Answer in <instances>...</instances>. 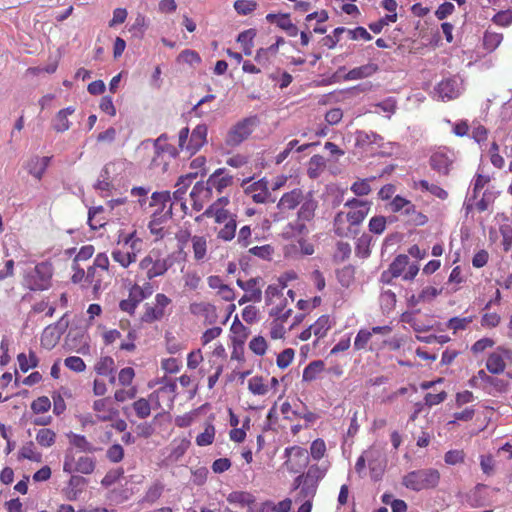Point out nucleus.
<instances>
[{
  "instance_id": "nucleus-53",
  "label": "nucleus",
  "mask_w": 512,
  "mask_h": 512,
  "mask_svg": "<svg viewBox=\"0 0 512 512\" xmlns=\"http://www.w3.org/2000/svg\"><path fill=\"white\" fill-rule=\"evenodd\" d=\"M178 61L187 63L189 65L201 63L200 55L191 49H185L178 55Z\"/></svg>"
},
{
  "instance_id": "nucleus-10",
  "label": "nucleus",
  "mask_w": 512,
  "mask_h": 512,
  "mask_svg": "<svg viewBox=\"0 0 512 512\" xmlns=\"http://www.w3.org/2000/svg\"><path fill=\"white\" fill-rule=\"evenodd\" d=\"M208 128L205 124L197 125L190 136L189 142L186 146L187 151L191 154H195L203 145L206 143Z\"/></svg>"
},
{
  "instance_id": "nucleus-51",
  "label": "nucleus",
  "mask_w": 512,
  "mask_h": 512,
  "mask_svg": "<svg viewBox=\"0 0 512 512\" xmlns=\"http://www.w3.org/2000/svg\"><path fill=\"white\" fill-rule=\"evenodd\" d=\"M369 210H370V205L350 211L347 214V220L350 222L351 225H359L365 219Z\"/></svg>"
},
{
  "instance_id": "nucleus-38",
  "label": "nucleus",
  "mask_w": 512,
  "mask_h": 512,
  "mask_svg": "<svg viewBox=\"0 0 512 512\" xmlns=\"http://www.w3.org/2000/svg\"><path fill=\"white\" fill-rule=\"evenodd\" d=\"M164 316V311L159 307H151L148 303L145 304V312L141 317V321L145 323H152L160 320Z\"/></svg>"
},
{
  "instance_id": "nucleus-5",
  "label": "nucleus",
  "mask_w": 512,
  "mask_h": 512,
  "mask_svg": "<svg viewBox=\"0 0 512 512\" xmlns=\"http://www.w3.org/2000/svg\"><path fill=\"white\" fill-rule=\"evenodd\" d=\"M284 457L286 458L284 465L293 473L299 472L309 462L308 451L300 446L286 447Z\"/></svg>"
},
{
  "instance_id": "nucleus-55",
  "label": "nucleus",
  "mask_w": 512,
  "mask_h": 512,
  "mask_svg": "<svg viewBox=\"0 0 512 512\" xmlns=\"http://www.w3.org/2000/svg\"><path fill=\"white\" fill-rule=\"evenodd\" d=\"M195 259L201 260L206 255V240L200 236L192 238Z\"/></svg>"
},
{
  "instance_id": "nucleus-48",
  "label": "nucleus",
  "mask_w": 512,
  "mask_h": 512,
  "mask_svg": "<svg viewBox=\"0 0 512 512\" xmlns=\"http://www.w3.org/2000/svg\"><path fill=\"white\" fill-rule=\"evenodd\" d=\"M257 8V3L253 0H236L234 9L240 15H249Z\"/></svg>"
},
{
  "instance_id": "nucleus-24",
  "label": "nucleus",
  "mask_w": 512,
  "mask_h": 512,
  "mask_svg": "<svg viewBox=\"0 0 512 512\" xmlns=\"http://www.w3.org/2000/svg\"><path fill=\"white\" fill-rule=\"evenodd\" d=\"M67 437L69 438L70 444L78 448L81 452L93 453L96 451V448L88 442L83 435L69 432Z\"/></svg>"
},
{
  "instance_id": "nucleus-29",
  "label": "nucleus",
  "mask_w": 512,
  "mask_h": 512,
  "mask_svg": "<svg viewBox=\"0 0 512 512\" xmlns=\"http://www.w3.org/2000/svg\"><path fill=\"white\" fill-rule=\"evenodd\" d=\"M325 474V469H322L317 464H313L308 468L307 472L304 473L305 481L318 488L319 482L324 478Z\"/></svg>"
},
{
  "instance_id": "nucleus-45",
  "label": "nucleus",
  "mask_w": 512,
  "mask_h": 512,
  "mask_svg": "<svg viewBox=\"0 0 512 512\" xmlns=\"http://www.w3.org/2000/svg\"><path fill=\"white\" fill-rule=\"evenodd\" d=\"M236 228L237 222L234 216L231 217L225 226L219 231L218 237L224 241H231L235 237Z\"/></svg>"
},
{
  "instance_id": "nucleus-49",
  "label": "nucleus",
  "mask_w": 512,
  "mask_h": 512,
  "mask_svg": "<svg viewBox=\"0 0 512 512\" xmlns=\"http://www.w3.org/2000/svg\"><path fill=\"white\" fill-rule=\"evenodd\" d=\"M19 458L28 459L34 462H40L41 454L34 452V443L30 441L21 448L19 452Z\"/></svg>"
},
{
  "instance_id": "nucleus-33",
  "label": "nucleus",
  "mask_w": 512,
  "mask_h": 512,
  "mask_svg": "<svg viewBox=\"0 0 512 512\" xmlns=\"http://www.w3.org/2000/svg\"><path fill=\"white\" fill-rule=\"evenodd\" d=\"M409 263V258L405 254L398 255L390 264L389 266V272L391 274V277L397 278L399 277L406 266Z\"/></svg>"
},
{
  "instance_id": "nucleus-43",
  "label": "nucleus",
  "mask_w": 512,
  "mask_h": 512,
  "mask_svg": "<svg viewBox=\"0 0 512 512\" xmlns=\"http://www.w3.org/2000/svg\"><path fill=\"white\" fill-rule=\"evenodd\" d=\"M56 434L48 428H42L36 435V441L43 447H50L55 442Z\"/></svg>"
},
{
  "instance_id": "nucleus-14",
  "label": "nucleus",
  "mask_w": 512,
  "mask_h": 512,
  "mask_svg": "<svg viewBox=\"0 0 512 512\" xmlns=\"http://www.w3.org/2000/svg\"><path fill=\"white\" fill-rule=\"evenodd\" d=\"M451 163L452 161L443 152H436L430 157V166L432 169L444 175L448 174Z\"/></svg>"
},
{
  "instance_id": "nucleus-31",
  "label": "nucleus",
  "mask_w": 512,
  "mask_h": 512,
  "mask_svg": "<svg viewBox=\"0 0 512 512\" xmlns=\"http://www.w3.org/2000/svg\"><path fill=\"white\" fill-rule=\"evenodd\" d=\"M502 39L501 33L486 30L483 36V46L487 51L492 52L500 45Z\"/></svg>"
},
{
  "instance_id": "nucleus-1",
  "label": "nucleus",
  "mask_w": 512,
  "mask_h": 512,
  "mask_svg": "<svg viewBox=\"0 0 512 512\" xmlns=\"http://www.w3.org/2000/svg\"><path fill=\"white\" fill-rule=\"evenodd\" d=\"M440 481V473L434 468H425L414 470L407 473L402 480V484L415 492L429 490L437 487Z\"/></svg>"
},
{
  "instance_id": "nucleus-54",
  "label": "nucleus",
  "mask_w": 512,
  "mask_h": 512,
  "mask_svg": "<svg viewBox=\"0 0 512 512\" xmlns=\"http://www.w3.org/2000/svg\"><path fill=\"white\" fill-rule=\"evenodd\" d=\"M114 261L118 262L122 267H128L132 262L136 260L135 254L129 252L125 253L120 250L112 252Z\"/></svg>"
},
{
  "instance_id": "nucleus-8",
  "label": "nucleus",
  "mask_w": 512,
  "mask_h": 512,
  "mask_svg": "<svg viewBox=\"0 0 512 512\" xmlns=\"http://www.w3.org/2000/svg\"><path fill=\"white\" fill-rule=\"evenodd\" d=\"M366 457L371 473V479L375 482L379 481L383 476L386 461L381 458L378 451L372 449L366 451Z\"/></svg>"
},
{
  "instance_id": "nucleus-59",
  "label": "nucleus",
  "mask_w": 512,
  "mask_h": 512,
  "mask_svg": "<svg viewBox=\"0 0 512 512\" xmlns=\"http://www.w3.org/2000/svg\"><path fill=\"white\" fill-rule=\"evenodd\" d=\"M51 408V402L48 397H38L31 403V409L35 414L45 413Z\"/></svg>"
},
{
  "instance_id": "nucleus-34",
  "label": "nucleus",
  "mask_w": 512,
  "mask_h": 512,
  "mask_svg": "<svg viewBox=\"0 0 512 512\" xmlns=\"http://www.w3.org/2000/svg\"><path fill=\"white\" fill-rule=\"evenodd\" d=\"M372 237L369 234H363L357 239L355 252L356 255L361 258H367L370 256V244Z\"/></svg>"
},
{
  "instance_id": "nucleus-44",
  "label": "nucleus",
  "mask_w": 512,
  "mask_h": 512,
  "mask_svg": "<svg viewBox=\"0 0 512 512\" xmlns=\"http://www.w3.org/2000/svg\"><path fill=\"white\" fill-rule=\"evenodd\" d=\"M215 437V427L212 424H208L204 432L200 433L196 437V444L198 446H208L213 443Z\"/></svg>"
},
{
  "instance_id": "nucleus-13",
  "label": "nucleus",
  "mask_w": 512,
  "mask_h": 512,
  "mask_svg": "<svg viewBox=\"0 0 512 512\" xmlns=\"http://www.w3.org/2000/svg\"><path fill=\"white\" fill-rule=\"evenodd\" d=\"M303 200V193L301 189H293L290 192H287L282 195L278 202V208L279 209H288L292 210L296 208L301 201Z\"/></svg>"
},
{
  "instance_id": "nucleus-18",
  "label": "nucleus",
  "mask_w": 512,
  "mask_h": 512,
  "mask_svg": "<svg viewBox=\"0 0 512 512\" xmlns=\"http://www.w3.org/2000/svg\"><path fill=\"white\" fill-rule=\"evenodd\" d=\"M403 215L407 216L408 225L423 226L428 222V217L417 211L415 205L412 202L403 212Z\"/></svg>"
},
{
  "instance_id": "nucleus-50",
  "label": "nucleus",
  "mask_w": 512,
  "mask_h": 512,
  "mask_svg": "<svg viewBox=\"0 0 512 512\" xmlns=\"http://www.w3.org/2000/svg\"><path fill=\"white\" fill-rule=\"evenodd\" d=\"M133 408H134V410L136 412V415L140 419L147 418L150 415V413H151L150 403L148 402V400H146L144 398H140L137 401H135L133 403Z\"/></svg>"
},
{
  "instance_id": "nucleus-28",
  "label": "nucleus",
  "mask_w": 512,
  "mask_h": 512,
  "mask_svg": "<svg viewBox=\"0 0 512 512\" xmlns=\"http://www.w3.org/2000/svg\"><path fill=\"white\" fill-rule=\"evenodd\" d=\"M163 208H158L153 214L152 219L148 224V228L153 235L163 237V228L160 227L161 224L166 222L167 220L163 217Z\"/></svg>"
},
{
  "instance_id": "nucleus-60",
  "label": "nucleus",
  "mask_w": 512,
  "mask_h": 512,
  "mask_svg": "<svg viewBox=\"0 0 512 512\" xmlns=\"http://www.w3.org/2000/svg\"><path fill=\"white\" fill-rule=\"evenodd\" d=\"M294 354H295V352H294V350L292 348L284 349L277 356V360H276L277 366L280 369L287 368L290 365V363L292 362V360L294 358Z\"/></svg>"
},
{
  "instance_id": "nucleus-42",
  "label": "nucleus",
  "mask_w": 512,
  "mask_h": 512,
  "mask_svg": "<svg viewBox=\"0 0 512 512\" xmlns=\"http://www.w3.org/2000/svg\"><path fill=\"white\" fill-rule=\"evenodd\" d=\"M195 197L203 199H210L212 197L208 181L206 183H204L203 181H199L194 185L192 191L190 192V198Z\"/></svg>"
},
{
  "instance_id": "nucleus-35",
  "label": "nucleus",
  "mask_w": 512,
  "mask_h": 512,
  "mask_svg": "<svg viewBox=\"0 0 512 512\" xmlns=\"http://www.w3.org/2000/svg\"><path fill=\"white\" fill-rule=\"evenodd\" d=\"M354 267L347 265L336 271V277L342 287L348 288L354 281Z\"/></svg>"
},
{
  "instance_id": "nucleus-22",
  "label": "nucleus",
  "mask_w": 512,
  "mask_h": 512,
  "mask_svg": "<svg viewBox=\"0 0 512 512\" xmlns=\"http://www.w3.org/2000/svg\"><path fill=\"white\" fill-rule=\"evenodd\" d=\"M256 36V30L253 28L247 29L245 31H242L237 36V42L240 43L243 47V53L246 56H249L252 54V48H253V39Z\"/></svg>"
},
{
  "instance_id": "nucleus-62",
  "label": "nucleus",
  "mask_w": 512,
  "mask_h": 512,
  "mask_svg": "<svg viewBox=\"0 0 512 512\" xmlns=\"http://www.w3.org/2000/svg\"><path fill=\"white\" fill-rule=\"evenodd\" d=\"M381 307L384 311H390L395 307L396 295L391 290H387L381 293L380 296Z\"/></svg>"
},
{
  "instance_id": "nucleus-17",
  "label": "nucleus",
  "mask_w": 512,
  "mask_h": 512,
  "mask_svg": "<svg viewBox=\"0 0 512 512\" xmlns=\"http://www.w3.org/2000/svg\"><path fill=\"white\" fill-rule=\"evenodd\" d=\"M87 480L79 475H71L68 487H67V497L69 500L77 499L78 495L82 493Z\"/></svg>"
},
{
  "instance_id": "nucleus-52",
  "label": "nucleus",
  "mask_w": 512,
  "mask_h": 512,
  "mask_svg": "<svg viewBox=\"0 0 512 512\" xmlns=\"http://www.w3.org/2000/svg\"><path fill=\"white\" fill-rule=\"evenodd\" d=\"M292 501L289 498H286L280 501L277 506L273 504L271 501H266L262 504L261 512H265L266 508H270L272 511L277 512H289L291 509Z\"/></svg>"
},
{
  "instance_id": "nucleus-21",
  "label": "nucleus",
  "mask_w": 512,
  "mask_h": 512,
  "mask_svg": "<svg viewBox=\"0 0 512 512\" xmlns=\"http://www.w3.org/2000/svg\"><path fill=\"white\" fill-rule=\"evenodd\" d=\"M326 166V161L321 155H313L308 163L307 175L311 179H317Z\"/></svg>"
},
{
  "instance_id": "nucleus-57",
  "label": "nucleus",
  "mask_w": 512,
  "mask_h": 512,
  "mask_svg": "<svg viewBox=\"0 0 512 512\" xmlns=\"http://www.w3.org/2000/svg\"><path fill=\"white\" fill-rule=\"evenodd\" d=\"M249 348L258 356H262L266 353L267 350V342L264 337L256 336L254 337L250 343Z\"/></svg>"
},
{
  "instance_id": "nucleus-64",
  "label": "nucleus",
  "mask_w": 512,
  "mask_h": 512,
  "mask_svg": "<svg viewBox=\"0 0 512 512\" xmlns=\"http://www.w3.org/2000/svg\"><path fill=\"white\" fill-rule=\"evenodd\" d=\"M65 366L74 372H83L86 365L82 358L78 356H69L64 360Z\"/></svg>"
},
{
  "instance_id": "nucleus-36",
  "label": "nucleus",
  "mask_w": 512,
  "mask_h": 512,
  "mask_svg": "<svg viewBox=\"0 0 512 512\" xmlns=\"http://www.w3.org/2000/svg\"><path fill=\"white\" fill-rule=\"evenodd\" d=\"M330 317L328 315L320 316L314 324L311 325L313 334L317 338L326 336L327 331L330 329Z\"/></svg>"
},
{
  "instance_id": "nucleus-27",
  "label": "nucleus",
  "mask_w": 512,
  "mask_h": 512,
  "mask_svg": "<svg viewBox=\"0 0 512 512\" xmlns=\"http://www.w3.org/2000/svg\"><path fill=\"white\" fill-rule=\"evenodd\" d=\"M61 336L56 330H53L52 326H47L41 335V345L51 350L58 343Z\"/></svg>"
},
{
  "instance_id": "nucleus-20",
  "label": "nucleus",
  "mask_w": 512,
  "mask_h": 512,
  "mask_svg": "<svg viewBox=\"0 0 512 512\" xmlns=\"http://www.w3.org/2000/svg\"><path fill=\"white\" fill-rule=\"evenodd\" d=\"M167 140L168 135L166 133H162L154 140L153 144L156 156H159L162 153H168L172 157H176L178 155V151L173 145L165 143Z\"/></svg>"
},
{
  "instance_id": "nucleus-39",
  "label": "nucleus",
  "mask_w": 512,
  "mask_h": 512,
  "mask_svg": "<svg viewBox=\"0 0 512 512\" xmlns=\"http://www.w3.org/2000/svg\"><path fill=\"white\" fill-rule=\"evenodd\" d=\"M95 371L99 375L113 374L115 371L113 358L110 356L102 357L95 365Z\"/></svg>"
},
{
  "instance_id": "nucleus-11",
  "label": "nucleus",
  "mask_w": 512,
  "mask_h": 512,
  "mask_svg": "<svg viewBox=\"0 0 512 512\" xmlns=\"http://www.w3.org/2000/svg\"><path fill=\"white\" fill-rule=\"evenodd\" d=\"M86 336L82 330L71 329L66 336V344L71 349H77L80 353H85V350L89 349V345L85 340Z\"/></svg>"
},
{
  "instance_id": "nucleus-12",
  "label": "nucleus",
  "mask_w": 512,
  "mask_h": 512,
  "mask_svg": "<svg viewBox=\"0 0 512 512\" xmlns=\"http://www.w3.org/2000/svg\"><path fill=\"white\" fill-rule=\"evenodd\" d=\"M379 67L375 63H367L365 65L355 67L345 74V81L359 80L372 76L378 71Z\"/></svg>"
},
{
  "instance_id": "nucleus-41",
  "label": "nucleus",
  "mask_w": 512,
  "mask_h": 512,
  "mask_svg": "<svg viewBox=\"0 0 512 512\" xmlns=\"http://www.w3.org/2000/svg\"><path fill=\"white\" fill-rule=\"evenodd\" d=\"M317 492V488L314 485L309 484L308 482H304L303 485L299 488V492L295 498L296 502L302 501H312Z\"/></svg>"
},
{
  "instance_id": "nucleus-26",
  "label": "nucleus",
  "mask_w": 512,
  "mask_h": 512,
  "mask_svg": "<svg viewBox=\"0 0 512 512\" xmlns=\"http://www.w3.org/2000/svg\"><path fill=\"white\" fill-rule=\"evenodd\" d=\"M227 501L241 506H250L255 502V497L249 492L233 491L227 496Z\"/></svg>"
},
{
  "instance_id": "nucleus-58",
  "label": "nucleus",
  "mask_w": 512,
  "mask_h": 512,
  "mask_svg": "<svg viewBox=\"0 0 512 512\" xmlns=\"http://www.w3.org/2000/svg\"><path fill=\"white\" fill-rule=\"evenodd\" d=\"M124 474L123 468L112 469L106 473L101 480V484L104 487H110L116 483Z\"/></svg>"
},
{
  "instance_id": "nucleus-47",
  "label": "nucleus",
  "mask_w": 512,
  "mask_h": 512,
  "mask_svg": "<svg viewBox=\"0 0 512 512\" xmlns=\"http://www.w3.org/2000/svg\"><path fill=\"white\" fill-rule=\"evenodd\" d=\"M248 389L254 395H265L268 392V387L263 384L261 376H254L248 382Z\"/></svg>"
},
{
  "instance_id": "nucleus-56",
  "label": "nucleus",
  "mask_w": 512,
  "mask_h": 512,
  "mask_svg": "<svg viewBox=\"0 0 512 512\" xmlns=\"http://www.w3.org/2000/svg\"><path fill=\"white\" fill-rule=\"evenodd\" d=\"M472 322L471 317H452L447 322V327L449 329H452L454 333H456L459 330H464Z\"/></svg>"
},
{
  "instance_id": "nucleus-19",
  "label": "nucleus",
  "mask_w": 512,
  "mask_h": 512,
  "mask_svg": "<svg viewBox=\"0 0 512 512\" xmlns=\"http://www.w3.org/2000/svg\"><path fill=\"white\" fill-rule=\"evenodd\" d=\"M230 330L233 334L231 341H237L239 345L245 343L250 334V330L241 323L237 315L234 317Z\"/></svg>"
},
{
  "instance_id": "nucleus-30",
  "label": "nucleus",
  "mask_w": 512,
  "mask_h": 512,
  "mask_svg": "<svg viewBox=\"0 0 512 512\" xmlns=\"http://www.w3.org/2000/svg\"><path fill=\"white\" fill-rule=\"evenodd\" d=\"M19 368L23 373H26L29 369L38 366L39 359L33 351L29 352V357L25 353H20L17 356Z\"/></svg>"
},
{
  "instance_id": "nucleus-25",
  "label": "nucleus",
  "mask_w": 512,
  "mask_h": 512,
  "mask_svg": "<svg viewBox=\"0 0 512 512\" xmlns=\"http://www.w3.org/2000/svg\"><path fill=\"white\" fill-rule=\"evenodd\" d=\"M324 370V362L322 360H314L310 362L303 370L302 379L305 382L315 380L320 372Z\"/></svg>"
},
{
  "instance_id": "nucleus-3",
  "label": "nucleus",
  "mask_w": 512,
  "mask_h": 512,
  "mask_svg": "<svg viewBox=\"0 0 512 512\" xmlns=\"http://www.w3.org/2000/svg\"><path fill=\"white\" fill-rule=\"evenodd\" d=\"M259 123L260 121L257 115L249 116L238 121L228 131L225 139L226 145L229 147L240 145L251 135L253 129L258 126Z\"/></svg>"
},
{
  "instance_id": "nucleus-63",
  "label": "nucleus",
  "mask_w": 512,
  "mask_h": 512,
  "mask_svg": "<svg viewBox=\"0 0 512 512\" xmlns=\"http://www.w3.org/2000/svg\"><path fill=\"white\" fill-rule=\"evenodd\" d=\"M386 218L384 216H374L369 221V231L374 234H381L386 228Z\"/></svg>"
},
{
  "instance_id": "nucleus-61",
  "label": "nucleus",
  "mask_w": 512,
  "mask_h": 512,
  "mask_svg": "<svg viewBox=\"0 0 512 512\" xmlns=\"http://www.w3.org/2000/svg\"><path fill=\"white\" fill-rule=\"evenodd\" d=\"M326 452L324 440L318 438L311 443L310 454L314 460H320Z\"/></svg>"
},
{
  "instance_id": "nucleus-15",
  "label": "nucleus",
  "mask_w": 512,
  "mask_h": 512,
  "mask_svg": "<svg viewBox=\"0 0 512 512\" xmlns=\"http://www.w3.org/2000/svg\"><path fill=\"white\" fill-rule=\"evenodd\" d=\"M317 202L313 199L312 194L309 193L302 203L297 218L302 221H311L314 218Z\"/></svg>"
},
{
  "instance_id": "nucleus-6",
  "label": "nucleus",
  "mask_w": 512,
  "mask_h": 512,
  "mask_svg": "<svg viewBox=\"0 0 512 512\" xmlns=\"http://www.w3.org/2000/svg\"><path fill=\"white\" fill-rule=\"evenodd\" d=\"M259 278H251L248 281H243L241 279L237 280V285L244 291V294L241 299L238 301L239 305H243L247 302H260L262 299V292L259 288H255L258 283Z\"/></svg>"
},
{
  "instance_id": "nucleus-46",
  "label": "nucleus",
  "mask_w": 512,
  "mask_h": 512,
  "mask_svg": "<svg viewBox=\"0 0 512 512\" xmlns=\"http://www.w3.org/2000/svg\"><path fill=\"white\" fill-rule=\"evenodd\" d=\"M396 21L397 13L387 14L384 17L380 18L378 21L370 23L368 27L373 33L379 34L384 26L388 25L390 22L394 23Z\"/></svg>"
},
{
  "instance_id": "nucleus-23",
  "label": "nucleus",
  "mask_w": 512,
  "mask_h": 512,
  "mask_svg": "<svg viewBox=\"0 0 512 512\" xmlns=\"http://www.w3.org/2000/svg\"><path fill=\"white\" fill-rule=\"evenodd\" d=\"M503 356L498 352L491 353L486 361V368L492 374H501L505 370Z\"/></svg>"
},
{
  "instance_id": "nucleus-7",
  "label": "nucleus",
  "mask_w": 512,
  "mask_h": 512,
  "mask_svg": "<svg viewBox=\"0 0 512 512\" xmlns=\"http://www.w3.org/2000/svg\"><path fill=\"white\" fill-rule=\"evenodd\" d=\"M435 92L442 100H452L460 95V82L455 77L447 78L436 86Z\"/></svg>"
},
{
  "instance_id": "nucleus-32",
  "label": "nucleus",
  "mask_w": 512,
  "mask_h": 512,
  "mask_svg": "<svg viewBox=\"0 0 512 512\" xmlns=\"http://www.w3.org/2000/svg\"><path fill=\"white\" fill-rule=\"evenodd\" d=\"M382 137L374 132L367 133L365 131H357L355 137V145L357 147H364L370 144H376Z\"/></svg>"
},
{
  "instance_id": "nucleus-37",
  "label": "nucleus",
  "mask_w": 512,
  "mask_h": 512,
  "mask_svg": "<svg viewBox=\"0 0 512 512\" xmlns=\"http://www.w3.org/2000/svg\"><path fill=\"white\" fill-rule=\"evenodd\" d=\"M277 26L280 29L284 30L290 37H295L298 35V28L294 23H292L290 19V14L288 13L281 14V18L279 19V21H277Z\"/></svg>"
},
{
  "instance_id": "nucleus-4",
  "label": "nucleus",
  "mask_w": 512,
  "mask_h": 512,
  "mask_svg": "<svg viewBox=\"0 0 512 512\" xmlns=\"http://www.w3.org/2000/svg\"><path fill=\"white\" fill-rule=\"evenodd\" d=\"M74 456L72 455L71 449H67L65 453L63 471L68 474L73 472H79L82 474H91L95 470V461L93 458L82 456L75 463Z\"/></svg>"
},
{
  "instance_id": "nucleus-40",
  "label": "nucleus",
  "mask_w": 512,
  "mask_h": 512,
  "mask_svg": "<svg viewBox=\"0 0 512 512\" xmlns=\"http://www.w3.org/2000/svg\"><path fill=\"white\" fill-rule=\"evenodd\" d=\"M170 267L165 259H158L153 262L152 266L147 271V278L149 280L163 275Z\"/></svg>"
},
{
  "instance_id": "nucleus-16",
  "label": "nucleus",
  "mask_w": 512,
  "mask_h": 512,
  "mask_svg": "<svg viewBox=\"0 0 512 512\" xmlns=\"http://www.w3.org/2000/svg\"><path fill=\"white\" fill-rule=\"evenodd\" d=\"M193 314H202L209 321L210 324L214 323L217 319L216 307L210 303H193L190 307Z\"/></svg>"
},
{
  "instance_id": "nucleus-9",
  "label": "nucleus",
  "mask_w": 512,
  "mask_h": 512,
  "mask_svg": "<svg viewBox=\"0 0 512 512\" xmlns=\"http://www.w3.org/2000/svg\"><path fill=\"white\" fill-rule=\"evenodd\" d=\"M207 181L211 191L215 189L218 193H222L225 188L232 185L233 176L226 174L224 168H219L209 176Z\"/></svg>"
},
{
  "instance_id": "nucleus-2",
  "label": "nucleus",
  "mask_w": 512,
  "mask_h": 512,
  "mask_svg": "<svg viewBox=\"0 0 512 512\" xmlns=\"http://www.w3.org/2000/svg\"><path fill=\"white\" fill-rule=\"evenodd\" d=\"M53 267L50 262L38 263L25 272L24 285L31 291L47 290L51 286Z\"/></svg>"
}]
</instances>
